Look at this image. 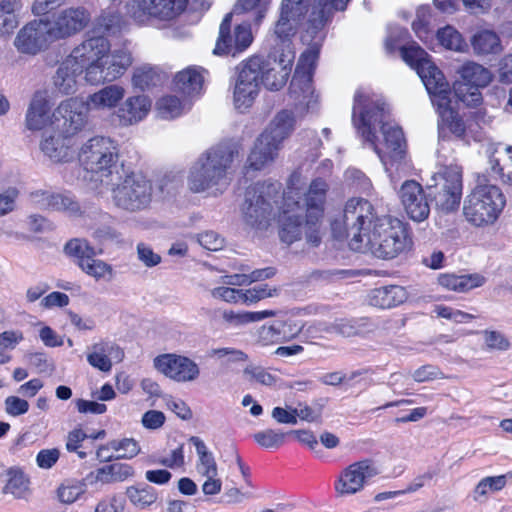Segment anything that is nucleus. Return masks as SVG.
I'll return each instance as SVG.
<instances>
[{
    "label": "nucleus",
    "mask_w": 512,
    "mask_h": 512,
    "mask_svg": "<svg viewBox=\"0 0 512 512\" xmlns=\"http://www.w3.org/2000/svg\"><path fill=\"white\" fill-rule=\"evenodd\" d=\"M157 115L162 119H174L182 115L185 104L174 95H165L156 102Z\"/></svg>",
    "instance_id": "48"
},
{
    "label": "nucleus",
    "mask_w": 512,
    "mask_h": 512,
    "mask_svg": "<svg viewBox=\"0 0 512 512\" xmlns=\"http://www.w3.org/2000/svg\"><path fill=\"white\" fill-rule=\"evenodd\" d=\"M272 0H237L233 7V13L244 14L254 12V21L259 24L270 8Z\"/></svg>",
    "instance_id": "49"
},
{
    "label": "nucleus",
    "mask_w": 512,
    "mask_h": 512,
    "mask_svg": "<svg viewBox=\"0 0 512 512\" xmlns=\"http://www.w3.org/2000/svg\"><path fill=\"white\" fill-rule=\"evenodd\" d=\"M294 127L295 118L292 112L283 110L275 115L260 137L281 148L283 141L290 136Z\"/></svg>",
    "instance_id": "34"
},
{
    "label": "nucleus",
    "mask_w": 512,
    "mask_h": 512,
    "mask_svg": "<svg viewBox=\"0 0 512 512\" xmlns=\"http://www.w3.org/2000/svg\"><path fill=\"white\" fill-rule=\"evenodd\" d=\"M151 107L152 101L147 95H133L118 107L117 117L124 126L135 125L148 116Z\"/></svg>",
    "instance_id": "30"
},
{
    "label": "nucleus",
    "mask_w": 512,
    "mask_h": 512,
    "mask_svg": "<svg viewBox=\"0 0 512 512\" xmlns=\"http://www.w3.org/2000/svg\"><path fill=\"white\" fill-rule=\"evenodd\" d=\"M111 449L118 452V458L133 459L141 453V446L139 441L134 438H123L114 440L110 443Z\"/></svg>",
    "instance_id": "57"
},
{
    "label": "nucleus",
    "mask_w": 512,
    "mask_h": 512,
    "mask_svg": "<svg viewBox=\"0 0 512 512\" xmlns=\"http://www.w3.org/2000/svg\"><path fill=\"white\" fill-rule=\"evenodd\" d=\"M53 41L48 36V28L41 18L28 23L18 32L14 46L22 54L36 55Z\"/></svg>",
    "instance_id": "24"
},
{
    "label": "nucleus",
    "mask_w": 512,
    "mask_h": 512,
    "mask_svg": "<svg viewBox=\"0 0 512 512\" xmlns=\"http://www.w3.org/2000/svg\"><path fill=\"white\" fill-rule=\"evenodd\" d=\"M79 161L89 189L104 196L103 188L113 185L119 160L118 143L110 137L94 136L80 148Z\"/></svg>",
    "instance_id": "6"
},
{
    "label": "nucleus",
    "mask_w": 512,
    "mask_h": 512,
    "mask_svg": "<svg viewBox=\"0 0 512 512\" xmlns=\"http://www.w3.org/2000/svg\"><path fill=\"white\" fill-rule=\"evenodd\" d=\"M197 453L196 472L203 479L201 489L204 495L214 496L222 490V480L214 455L198 437H191Z\"/></svg>",
    "instance_id": "20"
},
{
    "label": "nucleus",
    "mask_w": 512,
    "mask_h": 512,
    "mask_svg": "<svg viewBox=\"0 0 512 512\" xmlns=\"http://www.w3.org/2000/svg\"><path fill=\"white\" fill-rule=\"evenodd\" d=\"M471 46L477 55L496 54L502 50L498 35L491 30H481L471 37Z\"/></svg>",
    "instance_id": "40"
},
{
    "label": "nucleus",
    "mask_w": 512,
    "mask_h": 512,
    "mask_svg": "<svg viewBox=\"0 0 512 512\" xmlns=\"http://www.w3.org/2000/svg\"><path fill=\"white\" fill-rule=\"evenodd\" d=\"M87 487L88 486L84 478L64 479L55 489V499L61 505L71 506L86 498Z\"/></svg>",
    "instance_id": "38"
},
{
    "label": "nucleus",
    "mask_w": 512,
    "mask_h": 512,
    "mask_svg": "<svg viewBox=\"0 0 512 512\" xmlns=\"http://www.w3.org/2000/svg\"><path fill=\"white\" fill-rule=\"evenodd\" d=\"M460 80L453 88L456 97L467 106L476 107L482 102L480 88L492 81L491 72L475 62H466L458 70Z\"/></svg>",
    "instance_id": "15"
},
{
    "label": "nucleus",
    "mask_w": 512,
    "mask_h": 512,
    "mask_svg": "<svg viewBox=\"0 0 512 512\" xmlns=\"http://www.w3.org/2000/svg\"><path fill=\"white\" fill-rule=\"evenodd\" d=\"M135 475L132 465L122 462H114L101 465L90 471L85 476L87 486L96 491L102 490L105 486L125 482Z\"/></svg>",
    "instance_id": "25"
},
{
    "label": "nucleus",
    "mask_w": 512,
    "mask_h": 512,
    "mask_svg": "<svg viewBox=\"0 0 512 512\" xmlns=\"http://www.w3.org/2000/svg\"><path fill=\"white\" fill-rule=\"evenodd\" d=\"M482 335L485 346L489 350L505 351L510 347V342L500 332L486 330L482 332Z\"/></svg>",
    "instance_id": "61"
},
{
    "label": "nucleus",
    "mask_w": 512,
    "mask_h": 512,
    "mask_svg": "<svg viewBox=\"0 0 512 512\" xmlns=\"http://www.w3.org/2000/svg\"><path fill=\"white\" fill-rule=\"evenodd\" d=\"M104 195L111 192L115 204L125 210L137 211L146 208L152 197L150 181L140 173L127 175L120 183L103 188Z\"/></svg>",
    "instance_id": "10"
},
{
    "label": "nucleus",
    "mask_w": 512,
    "mask_h": 512,
    "mask_svg": "<svg viewBox=\"0 0 512 512\" xmlns=\"http://www.w3.org/2000/svg\"><path fill=\"white\" fill-rule=\"evenodd\" d=\"M30 481L22 472L10 474L7 484L4 487L6 494H11L15 498L25 499L30 494Z\"/></svg>",
    "instance_id": "51"
},
{
    "label": "nucleus",
    "mask_w": 512,
    "mask_h": 512,
    "mask_svg": "<svg viewBox=\"0 0 512 512\" xmlns=\"http://www.w3.org/2000/svg\"><path fill=\"white\" fill-rule=\"evenodd\" d=\"M434 200L438 210L444 213L454 212L459 208L462 198V170L458 165L440 168L431 178Z\"/></svg>",
    "instance_id": "12"
},
{
    "label": "nucleus",
    "mask_w": 512,
    "mask_h": 512,
    "mask_svg": "<svg viewBox=\"0 0 512 512\" xmlns=\"http://www.w3.org/2000/svg\"><path fill=\"white\" fill-rule=\"evenodd\" d=\"M433 313L438 318H442L456 324L469 323L475 318L472 314L444 304L435 305L433 307Z\"/></svg>",
    "instance_id": "54"
},
{
    "label": "nucleus",
    "mask_w": 512,
    "mask_h": 512,
    "mask_svg": "<svg viewBox=\"0 0 512 512\" xmlns=\"http://www.w3.org/2000/svg\"><path fill=\"white\" fill-rule=\"evenodd\" d=\"M237 154V148L229 144L210 149L192 166L188 178L189 188L197 193H221L229 185L228 169Z\"/></svg>",
    "instance_id": "8"
},
{
    "label": "nucleus",
    "mask_w": 512,
    "mask_h": 512,
    "mask_svg": "<svg viewBox=\"0 0 512 512\" xmlns=\"http://www.w3.org/2000/svg\"><path fill=\"white\" fill-rule=\"evenodd\" d=\"M124 359V351L113 341L101 340L92 344L87 351V362L93 368L109 373L116 363Z\"/></svg>",
    "instance_id": "27"
},
{
    "label": "nucleus",
    "mask_w": 512,
    "mask_h": 512,
    "mask_svg": "<svg viewBox=\"0 0 512 512\" xmlns=\"http://www.w3.org/2000/svg\"><path fill=\"white\" fill-rule=\"evenodd\" d=\"M19 192L15 188L0 191V217L12 213L16 209Z\"/></svg>",
    "instance_id": "62"
},
{
    "label": "nucleus",
    "mask_w": 512,
    "mask_h": 512,
    "mask_svg": "<svg viewBox=\"0 0 512 512\" xmlns=\"http://www.w3.org/2000/svg\"><path fill=\"white\" fill-rule=\"evenodd\" d=\"M262 58L254 56L241 63L233 88V102L237 110L243 112L250 108L260 91V72Z\"/></svg>",
    "instance_id": "13"
},
{
    "label": "nucleus",
    "mask_w": 512,
    "mask_h": 512,
    "mask_svg": "<svg viewBox=\"0 0 512 512\" xmlns=\"http://www.w3.org/2000/svg\"><path fill=\"white\" fill-rule=\"evenodd\" d=\"M332 235L359 252L369 251L377 258L393 259L408 251L412 243L406 225L391 216L376 217L370 202L349 199L331 223Z\"/></svg>",
    "instance_id": "3"
},
{
    "label": "nucleus",
    "mask_w": 512,
    "mask_h": 512,
    "mask_svg": "<svg viewBox=\"0 0 512 512\" xmlns=\"http://www.w3.org/2000/svg\"><path fill=\"white\" fill-rule=\"evenodd\" d=\"M436 38L438 43L445 49L458 53L468 51V44L463 35L453 26L446 25L437 30Z\"/></svg>",
    "instance_id": "41"
},
{
    "label": "nucleus",
    "mask_w": 512,
    "mask_h": 512,
    "mask_svg": "<svg viewBox=\"0 0 512 512\" xmlns=\"http://www.w3.org/2000/svg\"><path fill=\"white\" fill-rule=\"evenodd\" d=\"M431 11L428 6H420L416 11V18L412 22V29L416 36L429 48H433L434 36L430 28Z\"/></svg>",
    "instance_id": "44"
},
{
    "label": "nucleus",
    "mask_w": 512,
    "mask_h": 512,
    "mask_svg": "<svg viewBox=\"0 0 512 512\" xmlns=\"http://www.w3.org/2000/svg\"><path fill=\"white\" fill-rule=\"evenodd\" d=\"M285 433L267 429L264 431L257 432L253 435L254 440L264 448H277L284 443Z\"/></svg>",
    "instance_id": "59"
},
{
    "label": "nucleus",
    "mask_w": 512,
    "mask_h": 512,
    "mask_svg": "<svg viewBox=\"0 0 512 512\" xmlns=\"http://www.w3.org/2000/svg\"><path fill=\"white\" fill-rule=\"evenodd\" d=\"M121 23L117 13L108 11L93 21L88 37L73 48L57 69L54 85L60 93H75L82 73L86 82L92 85L113 82L125 74L133 63L131 52L125 47L111 49L105 37L115 33Z\"/></svg>",
    "instance_id": "2"
},
{
    "label": "nucleus",
    "mask_w": 512,
    "mask_h": 512,
    "mask_svg": "<svg viewBox=\"0 0 512 512\" xmlns=\"http://www.w3.org/2000/svg\"><path fill=\"white\" fill-rule=\"evenodd\" d=\"M506 476H489L481 479L473 490V499L476 502H483L488 495L501 491L506 486Z\"/></svg>",
    "instance_id": "47"
},
{
    "label": "nucleus",
    "mask_w": 512,
    "mask_h": 512,
    "mask_svg": "<svg viewBox=\"0 0 512 512\" xmlns=\"http://www.w3.org/2000/svg\"><path fill=\"white\" fill-rule=\"evenodd\" d=\"M126 496L129 502L138 509H146L158 499L156 489L147 484L127 487Z\"/></svg>",
    "instance_id": "42"
},
{
    "label": "nucleus",
    "mask_w": 512,
    "mask_h": 512,
    "mask_svg": "<svg viewBox=\"0 0 512 512\" xmlns=\"http://www.w3.org/2000/svg\"><path fill=\"white\" fill-rule=\"evenodd\" d=\"M210 355L224 364L244 362L247 359L246 354L241 350L228 347L213 349Z\"/></svg>",
    "instance_id": "60"
},
{
    "label": "nucleus",
    "mask_w": 512,
    "mask_h": 512,
    "mask_svg": "<svg viewBox=\"0 0 512 512\" xmlns=\"http://www.w3.org/2000/svg\"><path fill=\"white\" fill-rule=\"evenodd\" d=\"M48 36L54 41L75 36L90 22V12L81 6L69 7L52 13L43 18Z\"/></svg>",
    "instance_id": "16"
},
{
    "label": "nucleus",
    "mask_w": 512,
    "mask_h": 512,
    "mask_svg": "<svg viewBox=\"0 0 512 512\" xmlns=\"http://www.w3.org/2000/svg\"><path fill=\"white\" fill-rule=\"evenodd\" d=\"M505 204L506 199L497 186L478 185L466 197L463 214L474 226H488L498 219Z\"/></svg>",
    "instance_id": "9"
},
{
    "label": "nucleus",
    "mask_w": 512,
    "mask_h": 512,
    "mask_svg": "<svg viewBox=\"0 0 512 512\" xmlns=\"http://www.w3.org/2000/svg\"><path fill=\"white\" fill-rule=\"evenodd\" d=\"M206 74V70L197 66L183 69L174 77L175 91L191 98L199 96L203 92Z\"/></svg>",
    "instance_id": "32"
},
{
    "label": "nucleus",
    "mask_w": 512,
    "mask_h": 512,
    "mask_svg": "<svg viewBox=\"0 0 512 512\" xmlns=\"http://www.w3.org/2000/svg\"><path fill=\"white\" fill-rule=\"evenodd\" d=\"M88 111H91V109L88 108L87 101L79 98H69L62 101L56 108V130L77 138L78 133L87 124Z\"/></svg>",
    "instance_id": "21"
},
{
    "label": "nucleus",
    "mask_w": 512,
    "mask_h": 512,
    "mask_svg": "<svg viewBox=\"0 0 512 512\" xmlns=\"http://www.w3.org/2000/svg\"><path fill=\"white\" fill-rule=\"evenodd\" d=\"M276 311L274 310H263V311H255V312H240V313H226L225 319L234 325H245L253 322H260L266 318L276 316Z\"/></svg>",
    "instance_id": "53"
},
{
    "label": "nucleus",
    "mask_w": 512,
    "mask_h": 512,
    "mask_svg": "<svg viewBox=\"0 0 512 512\" xmlns=\"http://www.w3.org/2000/svg\"><path fill=\"white\" fill-rule=\"evenodd\" d=\"M153 368L176 383H192L199 379L201 369L198 363L179 353H163L153 359Z\"/></svg>",
    "instance_id": "17"
},
{
    "label": "nucleus",
    "mask_w": 512,
    "mask_h": 512,
    "mask_svg": "<svg viewBox=\"0 0 512 512\" xmlns=\"http://www.w3.org/2000/svg\"><path fill=\"white\" fill-rule=\"evenodd\" d=\"M408 298L406 289L402 286L391 285L380 287L372 291L370 303L383 309L403 304Z\"/></svg>",
    "instance_id": "39"
},
{
    "label": "nucleus",
    "mask_w": 512,
    "mask_h": 512,
    "mask_svg": "<svg viewBox=\"0 0 512 512\" xmlns=\"http://www.w3.org/2000/svg\"><path fill=\"white\" fill-rule=\"evenodd\" d=\"M79 269L97 282H110L115 275L112 265L102 259L95 258V256L82 263Z\"/></svg>",
    "instance_id": "45"
},
{
    "label": "nucleus",
    "mask_w": 512,
    "mask_h": 512,
    "mask_svg": "<svg viewBox=\"0 0 512 512\" xmlns=\"http://www.w3.org/2000/svg\"><path fill=\"white\" fill-rule=\"evenodd\" d=\"M279 150V147L259 136L247 158L246 168L254 171L265 168L275 160Z\"/></svg>",
    "instance_id": "37"
},
{
    "label": "nucleus",
    "mask_w": 512,
    "mask_h": 512,
    "mask_svg": "<svg viewBox=\"0 0 512 512\" xmlns=\"http://www.w3.org/2000/svg\"><path fill=\"white\" fill-rule=\"evenodd\" d=\"M398 196L410 219L422 222L428 218L430 206L424 190L418 182L414 180L405 181L398 191Z\"/></svg>",
    "instance_id": "26"
},
{
    "label": "nucleus",
    "mask_w": 512,
    "mask_h": 512,
    "mask_svg": "<svg viewBox=\"0 0 512 512\" xmlns=\"http://www.w3.org/2000/svg\"><path fill=\"white\" fill-rule=\"evenodd\" d=\"M303 29L301 41L307 47L300 54L289 91L290 97L296 105L309 110L314 108L318 102L319 96L312 85V76L319 59L325 31L314 28L308 23L303 24Z\"/></svg>",
    "instance_id": "7"
},
{
    "label": "nucleus",
    "mask_w": 512,
    "mask_h": 512,
    "mask_svg": "<svg viewBox=\"0 0 512 512\" xmlns=\"http://www.w3.org/2000/svg\"><path fill=\"white\" fill-rule=\"evenodd\" d=\"M21 4L19 0H2L0 3V35L12 33L19 24L17 14Z\"/></svg>",
    "instance_id": "43"
},
{
    "label": "nucleus",
    "mask_w": 512,
    "mask_h": 512,
    "mask_svg": "<svg viewBox=\"0 0 512 512\" xmlns=\"http://www.w3.org/2000/svg\"><path fill=\"white\" fill-rule=\"evenodd\" d=\"M408 37L409 33L406 29L397 25H389L384 42L385 50L388 53H394L399 49L402 59L411 68L416 70L439 115L438 126L440 133L448 130L455 137L463 138L466 126L451 106L449 83L443 73L433 63L431 56L417 43L413 42L408 46L404 45Z\"/></svg>",
    "instance_id": "5"
},
{
    "label": "nucleus",
    "mask_w": 512,
    "mask_h": 512,
    "mask_svg": "<svg viewBox=\"0 0 512 512\" xmlns=\"http://www.w3.org/2000/svg\"><path fill=\"white\" fill-rule=\"evenodd\" d=\"M307 0H282L280 18L275 25L274 33L278 39H290L301 24L306 12Z\"/></svg>",
    "instance_id": "28"
},
{
    "label": "nucleus",
    "mask_w": 512,
    "mask_h": 512,
    "mask_svg": "<svg viewBox=\"0 0 512 512\" xmlns=\"http://www.w3.org/2000/svg\"><path fill=\"white\" fill-rule=\"evenodd\" d=\"M124 509V500L114 494L100 499L95 505L94 512H123Z\"/></svg>",
    "instance_id": "64"
},
{
    "label": "nucleus",
    "mask_w": 512,
    "mask_h": 512,
    "mask_svg": "<svg viewBox=\"0 0 512 512\" xmlns=\"http://www.w3.org/2000/svg\"><path fill=\"white\" fill-rule=\"evenodd\" d=\"M350 0H313L311 11L305 23L314 28L324 29L335 12L344 11Z\"/></svg>",
    "instance_id": "35"
},
{
    "label": "nucleus",
    "mask_w": 512,
    "mask_h": 512,
    "mask_svg": "<svg viewBox=\"0 0 512 512\" xmlns=\"http://www.w3.org/2000/svg\"><path fill=\"white\" fill-rule=\"evenodd\" d=\"M279 190L278 183L259 184L247 190L242 207L246 225L262 231L277 221L283 242L292 244L305 231L307 243L317 246L321 241L319 221L328 192L326 181L316 178L306 186L305 177L296 171L281 197Z\"/></svg>",
    "instance_id": "1"
},
{
    "label": "nucleus",
    "mask_w": 512,
    "mask_h": 512,
    "mask_svg": "<svg viewBox=\"0 0 512 512\" xmlns=\"http://www.w3.org/2000/svg\"><path fill=\"white\" fill-rule=\"evenodd\" d=\"M60 455L58 448H46L37 453L35 461L40 469L49 470L58 462Z\"/></svg>",
    "instance_id": "63"
},
{
    "label": "nucleus",
    "mask_w": 512,
    "mask_h": 512,
    "mask_svg": "<svg viewBox=\"0 0 512 512\" xmlns=\"http://www.w3.org/2000/svg\"><path fill=\"white\" fill-rule=\"evenodd\" d=\"M64 252L67 256L73 258L78 267H81L82 263L97 254L95 248L86 239L81 238L69 240L64 246Z\"/></svg>",
    "instance_id": "46"
},
{
    "label": "nucleus",
    "mask_w": 512,
    "mask_h": 512,
    "mask_svg": "<svg viewBox=\"0 0 512 512\" xmlns=\"http://www.w3.org/2000/svg\"><path fill=\"white\" fill-rule=\"evenodd\" d=\"M56 109L52 110V102L47 91H37L32 96L25 115V126L31 131L56 130Z\"/></svg>",
    "instance_id": "22"
},
{
    "label": "nucleus",
    "mask_w": 512,
    "mask_h": 512,
    "mask_svg": "<svg viewBox=\"0 0 512 512\" xmlns=\"http://www.w3.org/2000/svg\"><path fill=\"white\" fill-rule=\"evenodd\" d=\"M78 138L61 131H46L40 141V150L53 163H66L76 156Z\"/></svg>",
    "instance_id": "23"
},
{
    "label": "nucleus",
    "mask_w": 512,
    "mask_h": 512,
    "mask_svg": "<svg viewBox=\"0 0 512 512\" xmlns=\"http://www.w3.org/2000/svg\"><path fill=\"white\" fill-rule=\"evenodd\" d=\"M243 378L251 384H261L265 386H272L276 382L275 376L258 366H247L243 371Z\"/></svg>",
    "instance_id": "58"
},
{
    "label": "nucleus",
    "mask_w": 512,
    "mask_h": 512,
    "mask_svg": "<svg viewBox=\"0 0 512 512\" xmlns=\"http://www.w3.org/2000/svg\"><path fill=\"white\" fill-rule=\"evenodd\" d=\"M276 289H270L268 285L261 284L250 289H240V304L251 305L262 299L275 296Z\"/></svg>",
    "instance_id": "56"
},
{
    "label": "nucleus",
    "mask_w": 512,
    "mask_h": 512,
    "mask_svg": "<svg viewBox=\"0 0 512 512\" xmlns=\"http://www.w3.org/2000/svg\"><path fill=\"white\" fill-rule=\"evenodd\" d=\"M160 80L158 71L149 65L137 67L132 75V84L134 87L145 90L156 85Z\"/></svg>",
    "instance_id": "52"
},
{
    "label": "nucleus",
    "mask_w": 512,
    "mask_h": 512,
    "mask_svg": "<svg viewBox=\"0 0 512 512\" xmlns=\"http://www.w3.org/2000/svg\"><path fill=\"white\" fill-rule=\"evenodd\" d=\"M30 197L34 204L43 209L62 212L68 217H77L82 214L79 203L68 194L37 190L32 192Z\"/></svg>",
    "instance_id": "29"
},
{
    "label": "nucleus",
    "mask_w": 512,
    "mask_h": 512,
    "mask_svg": "<svg viewBox=\"0 0 512 512\" xmlns=\"http://www.w3.org/2000/svg\"><path fill=\"white\" fill-rule=\"evenodd\" d=\"M273 274H274V271L271 268H267V269L256 270V271L252 272L250 275L234 274V275L225 276L223 279V282L225 285L235 288V286H245V285L251 284L252 282L269 278Z\"/></svg>",
    "instance_id": "55"
},
{
    "label": "nucleus",
    "mask_w": 512,
    "mask_h": 512,
    "mask_svg": "<svg viewBox=\"0 0 512 512\" xmlns=\"http://www.w3.org/2000/svg\"><path fill=\"white\" fill-rule=\"evenodd\" d=\"M485 281V277L478 273L461 275L441 273L437 276V283L441 288L458 293H465L481 287Z\"/></svg>",
    "instance_id": "36"
},
{
    "label": "nucleus",
    "mask_w": 512,
    "mask_h": 512,
    "mask_svg": "<svg viewBox=\"0 0 512 512\" xmlns=\"http://www.w3.org/2000/svg\"><path fill=\"white\" fill-rule=\"evenodd\" d=\"M388 112L381 96L359 88L354 95L352 122L362 138L379 156L392 182L409 168L402 129L387 120Z\"/></svg>",
    "instance_id": "4"
},
{
    "label": "nucleus",
    "mask_w": 512,
    "mask_h": 512,
    "mask_svg": "<svg viewBox=\"0 0 512 512\" xmlns=\"http://www.w3.org/2000/svg\"><path fill=\"white\" fill-rule=\"evenodd\" d=\"M187 0H130L126 14L138 24H148L152 19L171 21L186 8Z\"/></svg>",
    "instance_id": "14"
},
{
    "label": "nucleus",
    "mask_w": 512,
    "mask_h": 512,
    "mask_svg": "<svg viewBox=\"0 0 512 512\" xmlns=\"http://www.w3.org/2000/svg\"><path fill=\"white\" fill-rule=\"evenodd\" d=\"M284 327L285 324L280 320L275 321L270 325H263L257 331V342L261 346H270L278 342L284 341Z\"/></svg>",
    "instance_id": "50"
},
{
    "label": "nucleus",
    "mask_w": 512,
    "mask_h": 512,
    "mask_svg": "<svg viewBox=\"0 0 512 512\" xmlns=\"http://www.w3.org/2000/svg\"><path fill=\"white\" fill-rule=\"evenodd\" d=\"M233 15L236 14L232 10L226 14L220 24L219 36L213 51L216 55L231 54L236 56L250 46L253 41L252 32L248 24L238 25L234 32H231Z\"/></svg>",
    "instance_id": "19"
},
{
    "label": "nucleus",
    "mask_w": 512,
    "mask_h": 512,
    "mask_svg": "<svg viewBox=\"0 0 512 512\" xmlns=\"http://www.w3.org/2000/svg\"><path fill=\"white\" fill-rule=\"evenodd\" d=\"M379 473L377 465L370 459L354 462L339 473L334 484L335 492L340 497L355 495Z\"/></svg>",
    "instance_id": "18"
},
{
    "label": "nucleus",
    "mask_w": 512,
    "mask_h": 512,
    "mask_svg": "<svg viewBox=\"0 0 512 512\" xmlns=\"http://www.w3.org/2000/svg\"><path fill=\"white\" fill-rule=\"evenodd\" d=\"M126 89L120 84H109L87 97L88 108L91 111L110 112L124 99Z\"/></svg>",
    "instance_id": "31"
},
{
    "label": "nucleus",
    "mask_w": 512,
    "mask_h": 512,
    "mask_svg": "<svg viewBox=\"0 0 512 512\" xmlns=\"http://www.w3.org/2000/svg\"><path fill=\"white\" fill-rule=\"evenodd\" d=\"M274 51L265 62L262 60L260 82L270 90L282 88L290 75L295 59V51L290 39H278Z\"/></svg>",
    "instance_id": "11"
},
{
    "label": "nucleus",
    "mask_w": 512,
    "mask_h": 512,
    "mask_svg": "<svg viewBox=\"0 0 512 512\" xmlns=\"http://www.w3.org/2000/svg\"><path fill=\"white\" fill-rule=\"evenodd\" d=\"M491 169L507 183H512V146L497 143L487 147Z\"/></svg>",
    "instance_id": "33"
}]
</instances>
